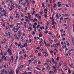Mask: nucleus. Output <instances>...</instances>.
<instances>
[{
  "label": "nucleus",
  "mask_w": 74,
  "mask_h": 74,
  "mask_svg": "<svg viewBox=\"0 0 74 74\" xmlns=\"http://www.w3.org/2000/svg\"><path fill=\"white\" fill-rule=\"evenodd\" d=\"M7 52H8L10 55V56H12V52H11V49H8V50H7Z\"/></svg>",
  "instance_id": "obj_1"
},
{
  "label": "nucleus",
  "mask_w": 74,
  "mask_h": 74,
  "mask_svg": "<svg viewBox=\"0 0 74 74\" xmlns=\"http://www.w3.org/2000/svg\"><path fill=\"white\" fill-rule=\"evenodd\" d=\"M20 28V27H19L18 28H17L16 29L15 28V27H14L13 28V31H14V32H18V29H19Z\"/></svg>",
  "instance_id": "obj_2"
},
{
  "label": "nucleus",
  "mask_w": 74,
  "mask_h": 74,
  "mask_svg": "<svg viewBox=\"0 0 74 74\" xmlns=\"http://www.w3.org/2000/svg\"><path fill=\"white\" fill-rule=\"evenodd\" d=\"M44 8H45L44 10V12H45V14H47V7H45Z\"/></svg>",
  "instance_id": "obj_3"
},
{
  "label": "nucleus",
  "mask_w": 74,
  "mask_h": 74,
  "mask_svg": "<svg viewBox=\"0 0 74 74\" xmlns=\"http://www.w3.org/2000/svg\"><path fill=\"white\" fill-rule=\"evenodd\" d=\"M51 59L53 61L54 63L56 64V65H57L58 64V63H57V62H56V61L54 60V59L53 58H52Z\"/></svg>",
  "instance_id": "obj_4"
},
{
  "label": "nucleus",
  "mask_w": 74,
  "mask_h": 74,
  "mask_svg": "<svg viewBox=\"0 0 74 74\" xmlns=\"http://www.w3.org/2000/svg\"><path fill=\"white\" fill-rule=\"evenodd\" d=\"M53 47L54 48H57V46H56V44H54L53 45H52L51 46V48H52V47Z\"/></svg>",
  "instance_id": "obj_5"
},
{
  "label": "nucleus",
  "mask_w": 74,
  "mask_h": 74,
  "mask_svg": "<svg viewBox=\"0 0 74 74\" xmlns=\"http://www.w3.org/2000/svg\"><path fill=\"white\" fill-rule=\"evenodd\" d=\"M11 7L12 8V9H14V3H11Z\"/></svg>",
  "instance_id": "obj_6"
},
{
  "label": "nucleus",
  "mask_w": 74,
  "mask_h": 74,
  "mask_svg": "<svg viewBox=\"0 0 74 74\" xmlns=\"http://www.w3.org/2000/svg\"><path fill=\"white\" fill-rule=\"evenodd\" d=\"M32 10H33V13L32 14V15H34V14H35V11H34V8H32Z\"/></svg>",
  "instance_id": "obj_7"
},
{
  "label": "nucleus",
  "mask_w": 74,
  "mask_h": 74,
  "mask_svg": "<svg viewBox=\"0 0 74 74\" xmlns=\"http://www.w3.org/2000/svg\"><path fill=\"white\" fill-rule=\"evenodd\" d=\"M3 15H5V17L7 16L5 15L7 14V12H6V11L5 10H4L3 12Z\"/></svg>",
  "instance_id": "obj_8"
},
{
  "label": "nucleus",
  "mask_w": 74,
  "mask_h": 74,
  "mask_svg": "<svg viewBox=\"0 0 74 74\" xmlns=\"http://www.w3.org/2000/svg\"><path fill=\"white\" fill-rule=\"evenodd\" d=\"M29 28L28 29V31H30L31 29H32V28L30 27V26H29Z\"/></svg>",
  "instance_id": "obj_9"
},
{
  "label": "nucleus",
  "mask_w": 74,
  "mask_h": 74,
  "mask_svg": "<svg viewBox=\"0 0 74 74\" xmlns=\"http://www.w3.org/2000/svg\"><path fill=\"white\" fill-rule=\"evenodd\" d=\"M3 23H2L1 24V25H2L3 26H4L5 27V25H4V24H5V22H4V21H3Z\"/></svg>",
  "instance_id": "obj_10"
},
{
  "label": "nucleus",
  "mask_w": 74,
  "mask_h": 74,
  "mask_svg": "<svg viewBox=\"0 0 74 74\" xmlns=\"http://www.w3.org/2000/svg\"><path fill=\"white\" fill-rule=\"evenodd\" d=\"M23 46L24 47H27V43H25L23 45Z\"/></svg>",
  "instance_id": "obj_11"
},
{
  "label": "nucleus",
  "mask_w": 74,
  "mask_h": 74,
  "mask_svg": "<svg viewBox=\"0 0 74 74\" xmlns=\"http://www.w3.org/2000/svg\"><path fill=\"white\" fill-rule=\"evenodd\" d=\"M22 0H19V4H22Z\"/></svg>",
  "instance_id": "obj_12"
},
{
  "label": "nucleus",
  "mask_w": 74,
  "mask_h": 74,
  "mask_svg": "<svg viewBox=\"0 0 74 74\" xmlns=\"http://www.w3.org/2000/svg\"><path fill=\"white\" fill-rule=\"evenodd\" d=\"M3 54L4 55L6 56V55H7V53L6 52H4L3 53Z\"/></svg>",
  "instance_id": "obj_13"
},
{
  "label": "nucleus",
  "mask_w": 74,
  "mask_h": 74,
  "mask_svg": "<svg viewBox=\"0 0 74 74\" xmlns=\"http://www.w3.org/2000/svg\"><path fill=\"white\" fill-rule=\"evenodd\" d=\"M39 33H40V34H39V36L40 37H42V34L41 32H40Z\"/></svg>",
  "instance_id": "obj_14"
},
{
  "label": "nucleus",
  "mask_w": 74,
  "mask_h": 74,
  "mask_svg": "<svg viewBox=\"0 0 74 74\" xmlns=\"http://www.w3.org/2000/svg\"><path fill=\"white\" fill-rule=\"evenodd\" d=\"M56 18H57V19H59V17H58V13L56 15Z\"/></svg>",
  "instance_id": "obj_15"
},
{
  "label": "nucleus",
  "mask_w": 74,
  "mask_h": 74,
  "mask_svg": "<svg viewBox=\"0 0 74 74\" xmlns=\"http://www.w3.org/2000/svg\"><path fill=\"white\" fill-rule=\"evenodd\" d=\"M16 16L17 18H19V14H16Z\"/></svg>",
  "instance_id": "obj_16"
},
{
  "label": "nucleus",
  "mask_w": 74,
  "mask_h": 74,
  "mask_svg": "<svg viewBox=\"0 0 74 74\" xmlns=\"http://www.w3.org/2000/svg\"><path fill=\"white\" fill-rule=\"evenodd\" d=\"M19 71H18V69H16V74H18V72Z\"/></svg>",
  "instance_id": "obj_17"
},
{
  "label": "nucleus",
  "mask_w": 74,
  "mask_h": 74,
  "mask_svg": "<svg viewBox=\"0 0 74 74\" xmlns=\"http://www.w3.org/2000/svg\"><path fill=\"white\" fill-rule=\"evenodd\" d=\"M66 42L68 46H70V44H69V42H68V41H66Z\"/></svg>",
  "instance_id": "obj_18"
},
{
  "label": "nucleus",
  "mask_w": 74,
  "mask_h": 74,
  "mask_svg": "<svg viewBox=\"0 0 74 74\" xmlns=\"http://www.w3.org/2000/svg\"><path fill=\"white\" fill-rule=\"evenodd\" d=\"M39 13L40 15H42V14L44 13L43 11H42V12H40Z\"/></svg>",
  "instance_id": "obj_19"
},
{
  "label": "nucleus",
  "mask_w": 74,
  "mask_h": 74,
  "mask_svg": "<svg viewBox=\"0 0 74 74\" xmlns=\"http://www.w3.org/2000/svg\"><path fill=\"white\" fill-rule=\"evenodd\" d=\"M35 16L36 17H38L39 16V14H36V15H35Z\"/></svg>",
  "instance_id": "obj_20"
},
{
  "label": "nucleus",
  "mask_w": 74,
  "mask_h": 74,
  "mask_svg": "<svg viewBox=\"0 0 74 74\" xmlns=\"http://www.w3.org/2000/svg\"><path fill=\"white\" fill-rule=\"evenodd\" d=\"M8 60L9 62H11L12 63H13V60H12V61H11V59H8Z\"/></svg>",
  "instance_id": "obj_21"
},
{
  "label": "nucleus",
  "mask_w": 74,
  "mask_h": 74,
  "mask_svg": "<svg viewBox=\"0 0 74 74\" xmlns=\"http://www.w3.org/2000/svg\"><path fill=\"white\" fill-rule=\"evenodd\" d=\"M29 20H30V21L31 22H34V21L33 20V19H32V18H31L30 19H29Z\"/></svg>",
  "instance_id": "obj_22"
},
{
  "label": "nucleus",
  "mask_w": 74,
  "mask_h": 74,
  "mask_svg": "<svg viewBox=\"0 0 74 74\" xmlns=\"http://www.w3.org/2000/svg\"><path fill=\"white\" fill-rule=\"evenodd\" d=\"M4 11V8H2L1 9V12H3Z\"/></svg>",
  "instance_id": "obj_23"
},
{
  "label": "nucleus",
  "mask_w": 74,
  "mask_h": 74,
  "mask_svg": "<svg viewBox=\"0 0 74 74\" xmlns=\"http://www.w3.org/2000/svg\"><path fill=\"white\" fill-rule=\"evenodd\" d=\"M44 41L45 40H43L42 39H41V41L42 44H44Z\"/></svg>",
  "instance_id": "obj_24"
},
{
  "label": "nucleus",
  "mask_w": 74,
  "mask_h": 74,
  "mask_svg": "<svg viewBox=\"0 0 74 74\" xmlns=\"http://www.w3.org/2000/svg\"><path fill=\"white\" fill-rule=\"evenodd\" d=\"M29 18L28 19H32V16H31V15H30L28 16Z\"/></svg>",
  "instance_id": "obj_25"
},
{
  "label": "nucleus",
  "mask_w": 74,
  "mask_h": 74,
  "mask_svg": "<svg viewBox=\"0 0 74 74\" xmlns=\"http://www.w3.org/2000/svg\"><path fill=\"white\" fill-rule=\"evenodd\" d=\"M1 55H3V50H1Z\"/></svg>",
  "instance_id": "obj_26"
},
{
  "label": "nucleus",
  "mask_w": 74,
  "mask_h": 74,
  "mask_svg": "<svg viewBox=\"0 0 74 74\" xmlns=\"http://www.w3.org/2000/svg\"><path fill=\"white\" fill-rule=\"evenodd\" d=\"M46 69H47V70H50V67H49V66H47L46 67Z\"/></svg>",
  "instance_id": "obj_27"
},
{
  "label": "nucleus",
  "mask_w": 74,
  "mask_h": 74,
  "mask_svg": "<svg viewBox=\"0 0 74 74\" xmlns=\"http://www.w3.org/2000/svg\"><path fill=\"white\" fill-rule=\"evenodd\" d=\"M32 40H31V39H29V43H30V42H32Z\"/></svg>",
  "instance_id": "obj_28"
},
{
  "label": "nucleus",
  "mask_w": 74,
  "mask_h": 74,
  "mask_svg": "<svg viewBox=\"0 0 74 74\" xmlns=\"http://www.w3.org/2000/svg\"><path fill=\"white\" fill-rule=\"evenodd\" d=\"M52 24L53 26V28H54V29H55V25L54 24V23H53V22H52Z\"/></svg>",
  "instance_id": "obj_29"
},
{
  "label": "nucleus",
  "mask_w": 74,
  "mask_h": 74,
  "mask_svg": "<svg viewBox=\"0 0 74 74\" xmlns=\"http://www.w3.org/2000/svg\"><path fill=\"white\" fill-rule=\"evenodd\" d=\"M21 45V43L20 42H19L18 44V47H20Z\"/></svg>",
  "instance_id": "obj_30"
},
{
  "label": "nucleus",
  "mask_w": 74,
  "mask_h": 74,
  "mask_svg": "<svg viewBox=\"0 0 74 74\" xmlns=\"http://www.w3.org/2000/svg\"><path fill=\"white\" fill-rule=\"evenodd\" d=\"M14 25H10L9 26L11 28H12L13 26H14Z\"/></svg>",
  "instance_id": "obj_31"
},
{
  "label": "nucleus",
  "mask_w": 74,
  "mask_h": 74,
  "mask_svg": "<svg viewBox=\"0 0 74 74\" xmlns=\"http://www.w3.org/2000/svg\"><path fill=\"white\" fill-rule=\"evenodd\" d=\"M27 6L28 7H29V6H30V5L29 4V2H27Z\"/></svg>",
  "instance_id": "obj_32"
},
{
  "label": "nucleus",
  "mask_w": 74,
  "mask_h": 74,
  "mask_svg": "<svg viewBox=\"0 0 74 74\" xmlns=\"http://www.w3.org/2000/svg\"><path fill=\"white\" fill-rule=\"evenodd\" d=\"M68 73H69V74H70V73H71V71H70V69H69Z\"/></svg>",
  "instance_id": "obj_33"
},
{
  "label": "nucleus",
  "mask_w": 74,
  "mask_h": 74,
  "mask_svg": "<svg viewBox=\"0 0 74 74\" xmlns=\"http://www.w3.org/2000/svg\"><path fill=\"white\" fill-rule=\"evenodd\" d=\"M46 62H49V60L48 59H47L46 60Z\"/></svg>",
  "instance_id": "obj_34"
},
{
  "label": "nucleus",
  "mask_w": 74,
  "mask_h": 74,
  "mask_svg": "<svg viewBox=\"0 0 74 74\" xmlns=\"http://www.w3.org/2000/svg\"><path fill=\"white\" fill-rule=\"evenodd\" d=\"M48 33V31H45V33L47 34Z\"/></svg>",
  "instance_id": "obj_35"
},
{
  "label": "nucleus",
  "mask_w": 74,
  "mask_h": 74,
  "mask_svg": "<svg viewBox=\"0 0 74 74\" xmlns=\"http://www.w3.org/2000/svg\"><path fill=\"white\" fill-rule=\"evenodd\" d=\"M40 27V25L39 24L38 25V26H37L36 28L37 29H38V28H39V27Z\"/></svg>",
  "instance_id": "obj_36"
},
{
  "label": "nucleus",
  "mask_w": 74,
  "mask_h": 74,
  "mask_svg": "<svg viewBox=\"0 0 74 74\" xmlns=\"http://www.w3.org/2000/svg\"><path fill=\"white\" fill-rule=\"evenodd\" d=\"M2 67H6V66H5V65H3V64L2 65Z\"/></svg>",
  "instance_id": "obj_37"
},
{
  "label": "nucleus",
  "mask_w": 74,
  "mask_h": 74,
  "mask_svg": "<svg viewBox=\"0 0 74 74\" xmlns=\"http://www.w3.org/2000/svg\"><path fill=\"white\" fill-rule=\"evenodd\" d=\"M50 62V63H51V64H52V65H53V64H54L53 62V61L51 62H51Z\"/></svg>",
  "instance_id": "obj_38"
},
{
  "label": "nucleus",
  "mask_w": 74,
  "mask_h": 74,
  "mask_svg": "<svg viewBox=\"0 0 74 74\" xmlns=\"http://www.w3.org/2000/svg\"><path fill=\"white\" fill-rule=\"evenodd\" d=\"M24 46H23H23H21L20 47V48H21V49H22V48H24Z\"/></svg>",
  "instance_id": "obj_39"
},
{
  "label": "nucleus",
  "mask_w": 74,
  "mask_h": 74,
  "mask_svg": "<svg viewBox=\"0 0 74 74\" xmlns=\"http://www.w3.org/2000/svg\"><path fill=\"white\" fill-rule=\"evenodd\" d=\"M12 9H13L12 8V7H11V8H9V10H10V11H12Z\"/></svg>",
  "instance_id": "obj_40"
},
{
  "label": "nucleus",
  "mask_w": 74,
  "mask_h": 74,
  "mask_svg": "<svg viewBox=\"0 0 74 74\" xmlns=\"http://www.w3.org/2000/svg\"><path fill=\"white\" fill-rule=\"evenodd\" d=\"M56 60L57 61H59V58L57 57Z\"/></svg>",
  "instance_id": "obj_41"
},
{
  "label": "nucleus",
  "mask_w": 74,
  "mask_h": 74,
  "mask_svg": "<svg viewBox=\"0 0 74 74\" xmlns=\"http://www.w3.org/2000/svg\"><path fill=\"white\" fill-rule=\"evenodd\" d=\"M4 1H2V4H3V5H5V3L4 4Z\"/></svg>",
  "instance_id": "obj_42"
},
{
  "label": "nucleus",
  "mask_w": 74,
  "mask_h": 74,
  "mask_svg": "<svg viewBox=\"0 0 74 74\" xmlns=\"http://www.w3.org/2000/svg\"><path fill=\"white\" fill-rule=\"evenodd\" d=\"M11 60H14V57H13V56H11Z\"/></svg>",
  "instance_id": "obj_43"
},
{
  "label": "nucleus",
  "mask_w": 74,
  "mask_h": 74,
  "mask_svg": "<svg viewBox=\"0 0 74 74\" xmlns=\"http://www.w3.org/2000/svg\"><path fill=\"white\" fill-rule=\"evenodd\" d=\"M52 72H53V71H50L49 72V73L50 74H53Z\"/></svg>",
  "instance_id": "obj_44"
},
{
  "label": "nucleus",
  "mask_w": 74,
  "mask_h": 74,
  "mask_svg": "<svg viewBox=\"0 0 74 74\" xmlns=\"http://www.w3.org/2000/svg\"><path fill=\"white\" fill-rule=\"evenodd\" d=\"M38 56H41V54L40 53H38Z\"/></svg>",
  "instance_id": "obj_45"
},
{
  "label": "nucleus",
  "mask_w": 74,
  "mask_h": 74,
  "mask_svg": "<svg viewBox=\"0 0 74 74\" xmlns=\"http://www.w3.org/2000/svg\"><path fill=\"white\" fill-rule=\"evenodd\" d=\"M45 55L46 56H47L48 55V54H47L46 52H45Z\"/></svg>",
  "instance_id": "obj_46"
},
{
  "label": "nucleus",
  "mask_w": 74,
  "mask_h": 74,
  "mask_svg": "<svg viewBox=\"0 0 74 74\" xmlns=\"http://www.w3.org/2000/svg\"><path fill=\"white\" fill-rule=\"evenodd\" d=\"M47 17H48V16H47V15L45 14V17L47 18Z\"/></svg>",
  "instance_id": "obj_47"
},
{
  "label": "nucleus",
  "mask_w": 74,
  "mask_h": 74,
  "mask_svg": "<svg viewBox=\"0 0 74 74\" xmlns=\"http://www.w3.org/2000/svg\"><path fill=\"white\" fill-rule=\"evenodd\" d=\"M25 1H26V3H29V2L27 0H25Z\"/></svg>",
  "instance_id": "obj_48"
},
{
  "label": "nucleus",
  "mask_w": 74,
  "mask_h": 74,
  "mask_svg": "<svg viewBox=\"0 0 74 74\" xmlns=\"http://www.w3.org/2000/svg\"><path fill=\"white\" fill-rule=\"evenodd\" d=\"M38 64H40V63H41L40 62V61L39 60H38Z\"/></svg>",
  "instance_id": "obj_49"
},
{
  "label": "nucleus",
  "mask_w": 74,
  "mask_h": 74,
  "mask_svg": "<svg viewBox=\"0 0 74 74\" xmlns=\"http://www.w3.org/2000/svg\"><path fill=\"white\" fill-rule=\"evenodd\" d=\"M45 70V68H43L42 69V71H44V70Z\"/></svg>",
  "instance_id": "obj_50"
},
{
  "label": "nucleus",
  "mask_w": 74,
  "mask_h": 74,
  "mask_svg": "<svg viewBox=\"0 0 74 74\" xmlns=\"http://www.w3.org/2000/svg\"><path fill=\"white\" fill-rule=\"evenodd\" d=\"M33 28H34V29H36V26H35V25H33Z\"/></svg>",
  "instance_id": "obj_51"
},
{
  "label": "nucleus",
  "mask_w": 74,
  "mask_h": 74,
  "mask_svg": "<svg viewBox=\"0 0 74 74\" xmlns=\"http://www.w3.org/2000/svg\"><path fill=\"white\" fill-rule=\"evenodd\" d=\"M8 36H10V35H11V34L10 32H8Z\"/></svg>",
  "instance_id": "obj_52"
},
{
  "label": "nucleus",
  "mask_w": 74,
  "mask_h": 74,
  "mask_svg": "<svg viewBox=\"0 0 74 74\" xmlns=\"http://www.w3.org/2000/svg\"><path fill=\"white\" fill-rule=\"evenodd\" d=\"M34 35H35V32H34V31H33L32 32V35H34Z\"/></svg>",
  "instance_id": "obj_53"
},
{
  "label": "nucleus",
  "mask_w": 74,
  "mask_h": 74,
  "mask_svg": "<svg viewBox=\"0 0 74 74\" xmlns=\"http://www.w3.org/2000/svg\"><path fill=\"white\" fill-rule=\"evenodd\" d=\"M19 69H20V67L19 66H18L17 68V70H18V71H19Z\"/></svg>",
  "instance_id": "obj_54"
},
{
  "label": "nucleus",
  "mask_w": 74,
  "mask_h": 74,
  "mask_svg": "<svg viewBox=\"0 0 74 74\" xmlns=\"http://www.w3.org/2000/svg\"><path fill=\"white\" fill-rule=\"evenodd\" d=\"M10 19L13 20V18H12V17H11V16H10Z\"/></svg>",
  "instance_id": "obj_55"
},
{
  "label": "nucleus",
  "mask_w": 74,
  "mask_h": 74,
  "mask_svg": "<svg viewBox=\"0 0 74 74\" xmlns=\"http://www.w3.org/2000/svg\"><path fill=\"white\" fill-rule=\"evenodd\" d=\"M48 40L49 41H52V42H53V40H51V39H50V38H49V39H48Z\"/></svg>",
  "instance_id": "obj_56"
},
{
  "label": "nucleus",
  "mask_w": 74,
  "mask_h": 74,
  "mask_svg": "<svg viewBox=\"0 0 74 74\" xmlns=\"http://www.w3.org/2000/svg\"><path fill=\"white\" fill-rule=\"evenodd\" d=\"M65 16H70V15L67 14H65Z\"/></svg>",
  "instance_id": "obj_57"
},
{
  "label": "nucleus",
  "mask_w": 74,
  "mask_h": 74,
  "mask_svg": "<svg viewBox=\"0 0 74 74\" xmlns=\"http://www.w3.org/2000/svg\"><path fill=\"white\" fill-rule=\"evenodd\" d=\"M47 66H48V67H50V66H51V65L48 63V64H47Z\"/></svg>",
  "instance_id": "obj_58"
},
{
  "label": "nucleus",
  "mask_w": 74,
  "mask_h": 74,
  "mask_svg": "<svg viewBox=\"0 0 74 74\" xmlns=\"http://www.w3.org/2000/svg\"><path fill=\"white\" fill-rule=\"evenodd\" d=\"M42 7H44V3H42Z\"/></svg>",
  "instance_id": "obj_59"
},
{
  "label": "nucleus",
  "mask_w": 74,
  "mask_h": 74,
  "mask_svg": "<svg viewBox=\"0 0 74 74\" xmlns=\"http://www.w3.org/2000/svg\"><path fill=\"white\" fill-rule=\"evenodd\" d=\"M3 40L4 41V42H5V41H7V40L5 39H3Z\"/></svg>",
  "instance_id": "obj_60"
},
{
  "label": "nucleus",
  "mask_w": 74,
  "mask_h": 74,
  "mask_svg": "<svg viewBox=\"0 0 74 74\" xmlns=\"http://www.w3.org/2000/svg\"><path fill=\"white\" fill-rule=\"evenodd\" d=\"M47 45L48 47H50V45H49V44H47Z\"/></svg>",
  "instance_id": "obj_61"
},
{
  "label": "nucleus",
  "mask_w": 74,
  "mask_h": 74,
  "mask_svg": "<svg viewBox=\"0 0 74 74\" xmlns=\"http://www.w3.org/2000/svg\"><path fill=\"white\" fill-rule=\"evenodd\" d=\"M9 74H13V73L11 72H8Z\"/></svg>",
  "instance_id": "obj_62"
},
{
  "label": "nucleus",
  "mask_w": 74,
  "mask_h": 74,
  "mask_svg": "<svg viewBox=\"0 0 74 74\" xmlns=\"http://www.w3.org/2000/svg\"><path fill=\"white\" fill-rule=\"evenodd\" d=\"M56 4H54V7H53V8H55V7H56Z\"/></svg>",
  "instance_id": "obj_63"
},
{
  "label": "nucleus",
  "mask_w": 74,
  "mask_h": 74,
  "mask_svg": "<svg viewBox=\"0 0 74 74\" xmlns=\"http://www.w3.org/2000/svg\"><path fill=\"white\" fill-rule=\"evenodd\" d=\"M49 35H51V34H52V33L51 32H49Z\"/></svg>",
  "instance_id": "obj_64"
}]
</instances>
